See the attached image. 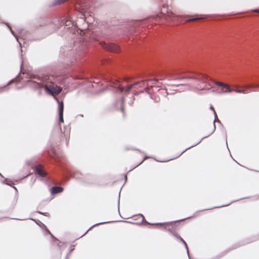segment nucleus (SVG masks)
Masks as SVG:
<instances>
[{
  "label": "nucleus",
  "instance_id": "4",
  "mask_svg": "<svg viewBox=\"0 0 259 259\" xmlns=\"http://www.w3.org/2000/svg\"><path fill=\"white\" fill-rule=\"evenodd\" d=\"M58 110H59V120L60 122H64V119H63L64 104H63V101H61L59 104Z\"/></svg>",
  "mask_w": 259,
  "mask_h": 259
},
{
  "label": "nucleus",
  "instance_id": "7",
  "mask_svg": "<svg viewBox=\"0 0 259 259\" xmlns=\"http://www.w3.org/2000/svg\"><path fill=\"white\" fill-rule=\"evenodd\" d=\"M38 225L41 228L44 229L48 232V234H50L52 236V237L54 238V237L53 236V235L51 233L50 231L47 228L46 225L43 224L42 222L39 221V223H38Z\"/></svg>",
  "mask_w": 259,
  "mask_h": 259
},
{
  "label": "nucleus",
  "instance_id": "24",
  "mask_svg": "<svg viewBox=\"0 0 259 259\" xmlns=\"http://www.w3.org/2000/svg\"><path fill=\"white\" fill-rule=\"evenodd\" d=\"M118 210L119 211V196L118 197Z\"/></svg>",
  "mask_w": 259,
  "mask_h": 259
},
{
  "label": "nucleus",
  "instance_id": "19",
  "mask_svg": "<svg viewBox=\"0 0 259 259\" xmlns=\"http://www.w3.org/2000/svg\"><path fill=\"white\" fill-rule=\"evenodd\" d=\"M180 85H188V86H190V84H188V83H182V84H176L175 86L176 87H179Z\"/></svg>",
  "mask_w": 259,
  "mask_h": 259
},
{
  "label": "nucleus",
  "instance_id": "31",
  "mask_svg": "<svg viewBox=\"0 0 259 259\" xmlns=\"http://www.w3.org/2000/svg\"><path fill=\"white\" fill-rule=\"evenodd\" d=\"M253 85H252V86H251V85H247V88H249L250 87H253Z\"/></svg>",
  "mask_w": 259,
  "mask_h": 259
},
{
  "label": "nucleus",
  "instance_id": "34",
  "mask_svg": "<svg viewBox=\"0 0 259 259\" xmlns=\"http://www.w3.org/2000/svg\"><path fill=\"white\" fill-rule=\"evenodd\" d=\"M155 225H158V224H160V225H161V223H155L154 224Z\"/></svg>",
  "mask_w": 259,
  "mask_h": 259
},
{
  "label": "nucleus",
  "instance_id": "16",
  "mask_svg": "<svg viewBox=\"0 0 259 259\" xmlns=\"http://www.w3.org/2000/svg\"><path fill=\"white\" fill-rule=\"evenodd\" d=\"M153 86H151L150 87H146L145 88L144 90L141 91L140 93H144V91L148 92L150 89L152 88Z\"/></svg>",
  "mask_w": 259,
  "mask_h": 259
},
{
  "label": "nucleus",
  "instance_id": "38",
  "mask_svg": "<svg viewBox=\"0 0 259 259\" xmlns=\"http://www.w3.org/2000/svg\"><path fill=\"white\" fill-rule=\"evenodd\" d=\"M149 80H146V81H148ZM145 80H143L142 82H144Z\"/></svg>",
  "mask_w": 259,
  "mask_h": 259
},
{
  "label": "nucleus",
  "instance_id": "15",
  "mask_svg": "<svg viewBox=\"0 0 259 259\" xmlns=\"http://www.w3.org/2000/svg\"><path fill=\"white\" fill-rule=\"evenodd\" d=\"M180 240L184 243V244H185V247H186V248L187 249V254H188V255L189 256V253H188V246L187 245V244L185 242V241L182 238L180 237Z\"/></svg>",
  "mask_w": 259,
  "mask_h": 259
},
{
  "label": "nucleus",
  "instance_id": "29",
  "mask_svg": "<svg viewBox=\"0 0 259 259\" xmlns=\"http://www.w3.org/2000/svg\"><path fill=\"white\" fill-rule=\"evenodd\" d=\"M187 22H191L192 21V20H191V19H189L188 20L186 21Z\"/></svg>",
  "mask_w": 259,
  "mask_h": 259
},
{
  "label": "nucleus",
  "instance_id": "5",
  "mask_svg": "<svg viewBox=\"0 0 259 259\" xmlns=\"http://www.w3.org/2000/svg\"><path fill=\"white\" fill-rule=\"evenodd\" d=\"M63 189L61 187L58 186H54L51 188V194L52 195L57 194L58 193L61 192L63 191Z\"/></svg>",
  "mask_w": 259,
  "mask_h": 259
},
{
  "label": "nucleus",
  "instance_id": "20",
  "mask_svg": "<svg viewBox=\"0 0 259 259\" xmlns=\"http://www.w3.org/2000/svg\"><path fill=\"white\" fill-rule=\"evenodd\" d=\"M66 0H57L56 2V4H61L62 3H63L64 2H65Z\"/></svg>",
  "mask_w": 259,
  "mask_h": 259
},
{
  "label": "nucleus",
  "instance_id": "27",
  "mask_svg": "<svg viewBox=\"0 0 259 259\" xmlns=\"http://www.w3.org/2000/svg\"><path fill=\"white\" fill-rule=\"evenodd\" d=\"M7 26L9 28L10 30V31L11 32V33H12V34H13V32L12 31V30L11 28H10L9 27V26L8 25H7Z\"/></svg>",
  "mask_w": 259,
  "mask_h": 259
},
{
  "label": "nucleus",
  "instance_id": "36",
  "mask_svg": "<svg viewBox=\"0 0 259 259\" xmlns=\"http://www.w3.org/2000/svg\"><path fill=\"white\" fill-rule=\"evenodd\" d=\"M157 81V79H154V82H156Z\"/></svg>",
  "mask_w": 259,
  "mask_h": 259
},
{
  "label": "nucleus",
  "instance_id": "23",
  "mask_svg": "<svg viewBox=\"0 0 259 259\" xmlns=\"http://www.w3.org/2000/svg\"><path fill=\"white\" fill-rule=\"evenodd\" d=\"M252 11L254 12L259 13V9H254Z\"/></svg>",
  "mask_w": 259,
  "mask_h": 259
},
{
  "label": "nucleus",
  "instance_id": "37",
  "mask_svg": "<svg viewBox=\"0 0 259 259\" xmlns=\"http://www.w3.org/2000/svg\"><path fill=\"white\" fill-rule=\"evenodd\" d=\"M205 137H207V136H205ZM204 138H205V137H204L203 138H202L200 140L201 141V140H202V139H203Z\"/></svg>",
  "mask_w": 259,
  "mask_h": 259
},
{
  "label": "nucleus",
  "instance_id": "28",
  "mask_svg": "<svg viewBox=\"0 0 259 259\" xmlns=\"http://www.w3.org/2000/svg\"><path fill=\"white\" fill-rule=\"evenodd\" d=\"M12 219H15V218H12ZM16 220H23L24 219H16Z\"/></svg>",
  "mask_w": 259,
  "mask_h": 259
},
{
  "label": "nucleus",
  "instance_id": "32",
  "mask_svg": "<svg viewBox=\"0 0 259 259\" xmlns=\"http://www.w3.org/2000/svg\"><path fill=\"white\" fill-rule=\"evenodd\" d=\"M139 83V82H136L135 84H134L133 85H135V84H138Z\"/></svg>",
  "mask_w": 259,
  "mask_h": 259
},
{
  "label": "nucleus",
  "instance_id": "21",
  "mask_svg": "<svg viewBox=\"0 0 259 259\" xmlns=\"http://www.w3.org/2000/svg\"><path fill=\"white\" fill-rule=\"evenodd\" d=\"M185 78H192V79H195V77H182L179 78V79H184Z\"/></svg>",
  "mask_w": 259,
  "mask_h": 259
},
{
  "label": "nucleus",
  "instance_id": "8",
  "mask_svg": "<svg viewBox=\"0 0 259 259\" xmlns=\"http://www.w3.org/2000/svg\"><path fill=\"white\" fill-rule=\"evenodd\" d=\"M113 221H107V222H100V223H97L94 225H93L92 226H91L82 235H81V237L84 236L86 233H87V232L90 230H91L92 228H93L94 227L96 226H97V225H100V224H105V223H110V222H112Z\"/></svg>",
  "mask_w": 259,
  "mask_h": 259
},
{
  "label": "nucleus",
  "instance_id": "9",
  "mask_svg": "<svg viewBox=\"0 0 259 259\" xmlns=\"http://www.w3.org/2000/svg\"><path fill=\"white\" fill-rule=\"evenodd\" d=\"M210 109L213 111L214 114V120L213 121V130L212 132L210 134H212L214 131L215 129V125L214 122H215V121L216 120L215 119H216V117H217V114H216V113L215 112L214 108L212 106H211L210 107Z\"/></svg>",
  "mask_w": 259,
  "mask_h": 259
},
{
  "label": "nucleus",
  "instance_id": "40",
  "mask_svg": "<svg viewBox=\"0 0 259 259\" xmlns=\"http://www.w3.org/2000/svg\"><path fill=\"white\" fill-rule=\"evenodd\" d=\"M0 175L2 176L1 174L0 173Z\"/></svg>",
  "mask_w": 259,
  "mask_h": 259
},
{
  "label": "nucleus",
  "instance_id": "14",
  "mask_svg": "<svg viewBox=\"0 0 259 259\" xmlns=\"http://www.w3.org/2000/svg\"><path fill=\"white\" fill-rule=\"evenodd\" d=\"M121 102H122V107L121 108V111H122V112H124V102H125V98H121Z\"/></svg>",
  "mask_w": 259,
  "mask_h": 259
},
{
  "label": "nucleus",
  "instance_id": "25",
  "mask_svg": "<svg viewBox=\"0 0 259 259\" xmlns=\"http://www.w3.org/2000/svg\"><path fill=\"white\" fill-rule=\"evenodd\" d=\"M118 90L120 91V92H123V88H121V87H119L118 88Z\"/></svg>",
  "mask_w": 259,
  "mask_h": 259
},
{
  "label": "nucleus",
  "instance_id": "39",
  "mask_svg": "<svg viewBox=\"0 0 259 259\" xmlns=\"http://www.w3.org/2000/svg\"><path fill=\"white\" fill-rule=\"evenodd\" d=\"M212 92H215V91L214 90H212Z\"/></svg>",
  "mask_w": 259,
  "mask_h": 259
},
{
  "label": "nucleus",
  "instance_id": "10",
  "mask_svg": "<svg viewBox=\"0 0 259 259\" xmlns=\"http://www.w3.org/2000/svg\"><path fill=\"white\" fill-rule=\"evenodd\" d=\"M17 200H18V196L17 195H16L15 196L14 198L13 199V200L12 201V205L13 207H14L16 205Z\"/></svg>",
  "mask_w": 259,
  "mask_h": 259
},
{
  "label": "nucleus",
  "instance_id": "3",
  "mask_svg": "<svg viewBox=\"0 0 259 259\" xmlns=\"http://www.w3.org/2000/svg\"><path fill=\"white\" fill-rule=\"evenodd\" d=\"M223 88H225L226 89L225 90H222L220 92H219V93H230L232 91H233V90L231 89L230 88V87L227 84H225ZM233 91H234L235 93H243V94H245L246 93V91L247 90H238V89H236V90H234Z\"/></svg>",
  "mask_w": 259,
  "mask_h": 259
},
{
  "label": "nucleus",
  "instance_id": "1",
  "mask_svg": "<svg viewBox=\"0 0 259 259\" xmlns=\"http://www.w3.org/2000/svg\"><path fill=\"white\" fill-rule=\"evenodd\" d=\"M45 91L48 94L53 96L58 104L60 103L58 99L55 97V96L58 95L62 91V88L59 87L46 86L45 87Z\"/></svg>",
  "mask_w": 259,
  "mask_h": 259
},
{
  "label": "nucleus",
  "instance_id": "13",
  "mask_svg": "<svg viewBox=\"0 0 259 259\" xmlns=\"http://www.w3.org/2000/svg\"><path fill=\"white\" fill-rule=\"evenodd\" d=\"M133 86H134V85H133V84H130V85H127L126 89L125 90V91L126 92L128 93L131 90V89L133 88Z\"/></svg>",
  "mask_w": 259,
  "mask_h": 259
},
{
  "label": "nucleus",
  "instance_id": "30",
  "mask_svg": "<svg viewBox=\"0 0 259 259\" xmlns=\"http://www.w3.org/2000/svg\"><path fill=\"white\" fill-rule=\"evenodd\" d=\"M228 204H226V205H223L222 206H221H221H227ZM219 206H218L217 207H219Z\"/></svg>",
  "mask_w": 259,
  "mask_h": 259
},
{
  "label": "nucleus",
  "instance_id": "2",
  "mask_svg": "<svg viewBox=\"0 0 259 259\" xmlns=\"http://www.w3.org/2000/svg\"><path fill=\"white\" fill-rule=\"evenodd\" d=\"M102 45L103 48L110 52H115L117 53L118 52L119 47L118 46L110 43V44H106L105 42L102 43Z\"/></svg>",
  "mask_w": 259,
  "mask_h": 259
},
{
  "label": "nucleus",
  "instance_id": "11",
  "mask_svg": "<svg viewBox=\"0 0 259 259\" xmlns=\"http://www.w3.org/2000/svg\"><path fill=\"white\" fill-rule=\"evenodd\" d=\"M200 142H201V140H199V141L197 142V144H196L195 145H192V146H190V147H188V148H186L185 150H184V151H183L182 152H181V153L179 155V156H180L182 154H183V153L184 152H185L187 150H188V149H190V148H192V147H194V146H195V145H197V144H199Z\"/></svg>",
  "mask_w": 259,
  "mask_h": 259
},
{
  "label": "nucleus",
  "instance_id": "12",
  "mask_svg": "<svg viewBox=\"0 0 259 259\" xmlns=\"http://www.w3.org/2000/svg\"><path fill=\"white\" fill-rule=\"evenodd\" d=\"M214 83L217 85H218V86H220V87H223L224 85L225 84V83H224L223 82H219V81H214Z\"/></svg>",
  "mask_w": 259,
  "mask_h": 259
},
{
  "label": "nucleus",
  "instance_id": "35",
  "mask_svg": "<svg viewBox=\"0 0 259 259\" xmlns=\"http://www.w3.org/2000/svg\"><path fill=\"white\" fill-rule=\"evenodd\" d=\"M157 81V79H154V82H156Z\"/></svg>",
  "mask_w": 259,
  "mask_h": 259
},
{
  "label": "nucleus",
  "instance_id": "22",
  "mask_svg": "<svg viewBox=\"0 0 259 259\" xmlns=\"http://www.w3.org/2000/svg\"><path fill=\"white\" fill-rule=\"evenodd\" d=\"M139 216L141 218V221L143 222L144 220V217L142 214H139Z\"/></svg>",
  "mask_w": 259,
  "mask_h": 259
},
{
  "label": "nucleus",
  "instance_id": "33",
  "mask_svg": "<svg viewBox=\"0 0 259 259\" xmlns=\"http://www.w3.org/2000/svg\"><path fill=\"white\" fill-rule=\"evenodd\" d=\"M138 94H139V93H138V92H136V93H135V95H138Z\"/></svg>",
  "mask_w": 259,
  "mask_h": 259
},
{
  "label": "nucleus",
  "instance_id": "17",
  "mask_svg": "<svg viewBox=\"0 0 259 259\" xmlns=\"http://www.w3.org/2000/svg\"><path fill=\"white\" fill-rule=\"evenodd\" d=\"M203 19V18H202V17H196V18L191 19V20H192V21H194L201 20Z\"/></svg>",
  "mask_w": 259,
  "mask_h": 259
},
{
  "label": "nucleus",
  "instance_id": "18",
  "mask_svg": "<svg viewBox=\"0 0 259 259\" xmlns=\"http://www.w3.org/2000/svg\"><path fill=\"white\" fill-rule=\"evenodd\" d=\"M37 212H38L40 214H43L44 215H46V216H48L49 215V213H48V212H42L40 211H37Z\"/></svg>",
  "mask_w": 259,
  "mask_h": 259
},
{
  "label": "nucleus",
  "instance_id": "6",
  "mask_svg": "<svg viewBox=\"0 0 259 259\" xmlns=\"http://www.w3.org/2000/svg\"><path fill=\"white\" fill-rule=\"evenodd\" d=\"M36 171L38 175L42 177H44L46 176L47 174L41 168L40 165H38L36 166L35 167Z\"/></svg>",
  "mask_w": 259,
  "mask_h": 259
},
{
  "label": "nucleus",
  "instance_id": "26",
  "mask_svg": "<svg viewBox=\"0 0 259 259\" xmlns=\"http://www.w3.org/2000/svg\"><path fill=\"white\" fill-rule=\"evenodd\" d=\"M13 81H14V79L11 80V81H10L8 83V84H7V85H9V84H10V83H11L12 82H13Z\"/></svg>",
  "mask_w": 259,
  "mask_h": 259
}]
</instances>
